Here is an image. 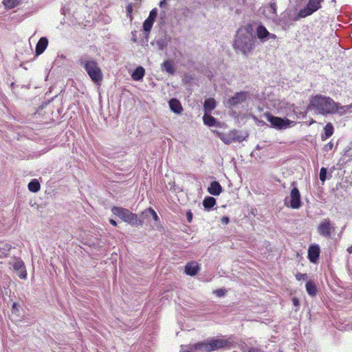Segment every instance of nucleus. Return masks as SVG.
Wrapping results in <instances>:
<instances>
[{"mask_svg": "<svg viewBox=\"0 0 352 352\" xmlns=\"http://www.w3.org/2000/svg\"><path fill=\"white\" fill-rule=\"evenodd\" d=\"M208 341L210 346H211L212 351L227 346V341L222 339H208Z\"/></svg>", "mask_w": 352, "mask_h": 352, "instance_id": "16", "label": "nucleus"}, {"mask_svg": "<svg viewBox=\"0 0 352 352\" xmlns=\"http://www.w3.org/2000/svg\"><path fill=\"white\" fill-rule=\"evenodd\" d=\"M208 190L210 195L217 196L221 192L222 188L218 182L214 181L211 182Z\"/></svg>", "mask_w": 352, "mask_h": 352, "instance_id": "22", "label": "nucleus"}, {"mask_svg": "<svg viewBox=\"0 0 352 352\" xmlns=\"http://www.w3.org/2000/svg\"><path fill=\"white\" fill-rule=\"evenodd\" d=\"M21 0H3V3L6 8L8 9H12L17 6Z\"/></svg>", "mask_w": 352, "mask_h": 352, "instance_id": "30", "label": "nucleus"}, {"mask_svg": "<svg viewBox=\"0 0 352 352\" xmlns=\"http://www.w3.org/2000/svg\"><path fill=\"white\" fill-rule=\"evenodd\" d=\"M248 352H263V351H261V350L255 349V348H251L249 349Z\"/></svg>", "mask_w": 352, "mask_h": 352, "instance_id": "42", "label": "nucleus"}, {"mask_svg": "<svg viewBox=\"0 0 352 352\" xmlns=\"http://www.w3.org/2000/svg\"><path fill=\"white\" fill-rule=\"evenodd\" d=\"M110 223L114 226H116L117 225V223L116 222V221L113 220V219H110L109 221Z\"/></svg>", "mask_w": 352, "mask_h": 352, "instance_id": "44", "label": "nucleus"}, {"mask_svg": "<svg viewBox=\"0 0 352 352\" xmlns=\"http://www.w3.org/2000/svg\"><path fill=\"white\" fill-rule=\"evenodd\" d=\"M13 267V270L22 279L27 278V272L23 261L19 258H14L10 263Z\"/></svg>", "mask_w": 352, "mask_h": 352, "instance_id": "11", "label": "nucleus"}, {"mask_svg": "<svg viewBox=\"0 0 352 352\" xmlns=\"http://www.w3.org/2000/svg\"><path fill=\"white\" fill-rule=\"evenodd\" d=\"M131 10V8H129H129H127V10H128V11H129V10Z\"/></svg>", "mask_w": 352, "mask_h": 352, "instance_id": "46", "label": "nucleus"}, {"mask_svg": "<svg viewBox=\"0 0 352 352\" xmlns=\"http://www.w3.org/2000/svg\"><path fill=\"white\" fill-rule=\"evenodd\" d=\"M306 291L309 295L314 296L317 293L316 285L314 282L309 280L306 283Z\"/></svg>", "mask_w": 352, "mask_h": 352, "instance_id": "26", "label": "nucleus"}, {"mask_svg": "<svg viewBox=\"0 0 352 352\" xmlns=\"http://www.w3.org/2000/svg\"><path fill=\"white\" fill-rule=\"evenodd\" d=\"M16 303H13V305H12V306H13V308H16Z\"/></svg>", "mask_w": 352, "mask_h": 352, "instance_id": "45", "label": "nucleus"}, {"mask_svg": "<svg viewBox=\"0 0 352 352\" xmlns=\"http://www.w3.org/2000/svg\"><path fill=\"white\" fill-rule=\"evenodd\" d=\"M170 41V37L167 34H164L157 38L153 42L151 43L153 45H156L157 50H164Z\"/></svg>", "mask_w": 352, "mask_h": 352, "instance_id": "14", "label": "nucleus"}, {"mask_svg": "<svg viewBox=\"0 0 352 352\" xmlns=\"http://www.w3.org/2000/svg\"><path fill=\"white\" fill-rule=\"evenodd\" d=\"M323 133L321 134V140L325 141L330 138L334 131V128L331 122L327 123L323 129Z\"/></svg>", "mask_w": 352, "mask_h": 352, "instance_id": "20", "label": "nucleus"}, {"mask_svg": "<svg viewBox=\"0 0 352 352\" xmlns=\"http://www.w3.org/2000/svg\"><path fill=\"white\" fill-rule=\"evenodd\" d=\"M267 120L270 122L271 125L278 130L289 128L295 124V122L291 121L286 118H281L272 115L266 116Z\"/></svg>", "mask_w": 352, "mask_h": 352, "instance_id": "6", "label": "nucleus"}, {"mask_svg": "<svg viewBox=\"0 0 352 352\" xmlns=\"http://www.w3.org/2000/svg\"><path fill=\"white\" fill-rule=\"evenodd\" d=\"M218 137L226 144L236 142H241L245 138L241 135L236 130L230 131L228 133H219Z\"/></svg>", "mask_w": 352, "mask_h": 352, "instance_id": "8", "label": "nucleus"}, {"mask_svg": "<svg viewBox=\"0 0 352 352\" xmlns=\"http://www.w3.org/2000/svg\"><path fill=\"white\" fill-rule=\"evenodd\" d=\"M308 109L324 116L336 113L342 116L351 111L352 105L343 106L329 97L316 95L311 98Z\"/></svg>", "mask_w": 352, "mask_h": 352, "instance_id": "1", "label": "nucleus"}, {"mask_svg": "<svg viewBox=\"0 0 352 352\" xmlns=\"http://www.w3.org/2000/svg\"><path fill=\"white\" fill-rule=\"evenodd\" d=\"M2 249L3 250V254L6 255L8 252L11 249V245L10 244H2V247L0 246V250Z\"/></svg>", "mask_w": 352, "mask_h": 352, "instance_id": "35", "label": "nucleus"}, {"mask_svg": "<svg viewBox=\"0 0 352 352\" xmlns=\"http://www.w3.org/2000/svg\"><path fill=\"white\" fill-rule=\"evenodd\" d=\"M324 0H309L303 8L298 12V17L305 18L311 15L321 8V3Z\"/></svg>", "mask_w": 352, "mask_h": 352, "instance_id": "7", "label": "nucleus"}, {"mask_svg": "<svg viewBox=\"0 0 352 352\" xmlns=\"http://www.w3.org/2000/svg\"><path fill=\"white\" fill-rule=\"evenodd\" d=\"M144 213L148 216V214H149L152 217L153 219L155 221H157L159 220V217L157 214V213L155 212V211L151 208H148L147 210H145Z\"/></svg>", "mask_w": 352, "mask_h": 352, "instance_id": "32", "label": "nucleus"}, {"mask_svg": "<svg viewBox=\"0 0 352 352\" xmlns=\"http://www.w3.org/2000/svg\"><path fill=\"white\" fill-rule=\"evenodd\" d=\"M320 254V248L318 245H311L308 250V258L312 263H316L318 259Z\"/></svg>", "mask_w": 352, "mask_h": 352, "instance_id": "15", "label": "nucleus"}, {"mask_svg": "<svg viewBox=\"0 0 352 352\" xmlns=\"http://www.w3.org/2000/svg\"><path fill=\"white\" fill-rule=\"evenodd\" d=\"M248 97L249 94L247 91L237 92L228 100L227 105L228 107L236 106L245 102Z\"/></svg>", "mask_w": 352, "mask_h": 352, "instance_id": "12", "label": "nucleus"}, {"mask_svg": "<svg viewBox=\"0 0 352 352\" xmlns=\"http://www.w3.org/2000/svg\"><path fill=\"white\" fill-rule=\"evenodd\" d=\"M215 204H216V200L214 198H213L212 197H208L205 198L203 201V205H204V208L206 209H210L211 208H212L214 206Z\"/></svg>", "mask_w": 352, "mask_h": 352, "instance_id": "29", "label": "nucleus"}, {"mask_svg": "<svg viewBox=\"0 0 352 352\" xmlns=\"http://www.w3.org/2000/svg\"><path fill=\"white\" fill-rule=\"evenodd\" d=\"M187 216V220L188 222H191L192 221V214L190 212H188L186 214Z\"/></svg>", "mask_w": 352, "mask_h": 352, "instance_id": "40", "label": "nucleus"}, {"mask_svg": "<svg viewBox=\"0 0 352 352\" xmlns=\"http://www.w3.org/2000/svg\"><path fill=\"white\" fill-rule=\"evenodd\" d=\"M327 168H324L322 167L320 170V175H319V177H320V179L324 182L326 179H327Z\"/></svg>", "mask_w": 352, "mask_h": 352, "instance_id": "33", "label": "nucleus"}, {"mask_svg": "<svg viewBox=\"0 0 352 352\" xmlns=\"http://www.w3.org/2000/svg\"><path fill=\"white\" fill-rule=\"evenodd\" d=\"M111 211L115 215L119 217L124 222L132 226H139L141 224V221L138 219L137 215L126 208L114 206L112 208Z\"/></svg>", "mask_w": 352, "mask_h": 352, "instance_id": "4", "label": "nucleus"}, {"mask_svg": "<svg viewBox=\"0 0 352 352\" xmlns=\"http://www.w3.org/2000/svg\"><path fill=\"white\" fill-rule=\"evenodd\" d=\"M333 148V142L331 141L329 142V143H327V144H325L323 147V151L326 153H328L330 151H331Z\"/></svg>", "mask_w": 352, "mask_h": 352, "instance_id": "34", "label": "nucleus"}, {"mask_svg": "<svg viewBox=\"0 0 352 352\" xmlns=\"http://www.w3.org/2000/svg\"><path fill=\"white\" fill-rule=\"evenodd\" d=\"M169 107L172 111L177 114H180L182 111L183 108L181 105V103L179 101L175 98H172L169 100Z\"/></svg>", "mask_w": 352, "mask_h": 352, "instance_id": "19", "label": "nucleus"}, {"mask_svg": "<svg viewBox=\"0 0 352 352\" xmlns=\"http://www.w3.org/2000/svg\"><path fill=\"white\" fill-rule=\"evenodd\" d=\"M193 348L195 350L199 351L201 352H210L212 351L211 346H210L208 340L198 342L194 344Z\"/></svg>", "mask_w": 352, "mask_h": 352, "instance_id": "21", "label": "nucleus"}, {"mask_svg": "<svg viewBox=\"0 0 352 352\" xmlns=\"http://www.w3.org/2000/svg\"><path fill=\"white\" fill-rule=\"evenodd\" d=\"M166 3H167L166 0H162L160 3V6L161 8H165L166 6Z\"/></svg>", "mask_w": 352, "mask_h": 352, "instance_id": "41", "label": "nucleus"}, {"mask_svg": "<svg viewBox=\"0 0 352 352\" xmlns=\"http://www.w3.org/2000/svg\"><path fill=\"white\" fill-rule=\"evenodd\" d=\"M229 222V218L227 217H223L221 218V223L223 224H228Z\"/></svg>", "mask_w": 352, "mask_h": 352, "instance_id": "39", "label": "nucleus"}, {"mask_svg": "<svg viewBox=\"0 0 352 352\" xmlns=\"http://www.w3.org/2000/svg\"><path fill=\"white\" fill-rule=\"evenodd\" d=\"M154 21L153 19L147 18L143 23L144 31L148 33L153 27Z\"/></svg>", "mask_w": 352, "mask_h": 352, "instance_id": "31", "label": "nucleus"}, {"mask_svg": "<svg viewBox=\"0 0 352 352\" xmlns=\"http://www.w3.org/2000/svg\"><path fill=\"white\" fill-rule=\"evenodd\" d=\"M255 32L257 38L261 43H265L270 40H276L277 38L276 34L270 33L262 23L257 25Z\"/></svg>", "mask_w": 352, "mask_h": 352, "instance_id": "10", "label": "nucleus"}, {"mask_svg": "<svg viewBox=\"0 0 352 352\" xmlns=\"http://www.w3.org/2000/svg\"><path fill=\"white\" fill-rule=\"evenodd\" d=\"M293 303H294V306H298L299 305V302H298V299H296V298H294L293 299Z\"/></svg>", "mask_w": 352, "mask_h": 352, "instance_id": "43", "label": "nucleus"}, {"mask_svg": "<svg viewBox=\"0 0 352 352\" xmlns=\"http://www.w3.org/2000/svg\"><path fill=\"white\" fill-rule=\"evenodd\" d=\"M215 294H217V296L221 297L225 294V292L223 289H217L215 292Z\"/></svg>", "mask_w": 352, "mask_h": 352, "instance_id": "38", "label": "nucleus"}, {"mask_svg": "<svg viewBox=\"0 0 352 352\" xmlns=\"http://www.w3.org/2000/svg\"><path fill=\"white\" fill-rule=\"evenodd\" d=\"M263 14L266 18L276 21L278 17L276 2L271 1L268 6H265L263 10Z\"/></svg>", "mask_w": 352, "mask_h": 352, "instance_id": "13", "label": "nucleus"}, {"mask_svg": "<svg viewBox=\"0 0 352 352\" xmlns=\"http://www.w3.org/2000/svg\"><path fill=\"white\" fill-rule=\"evenodd\" d=\"M292 186L294 187L290 192L289 197L285 198V205L288 208L298 209L301 206L300 193L295 186V182H293Z\"/></svg>", "mask_w": 352, "mask_h": 352, "instance_id": "5", "label": "nucleus"}, {"mask_svg": "<svg viewBox=\"0 0 352 352\" xmlns=\"http://www.w3.org/2000/svg\"><path fill=\"white\" fill-rule=\"evenodd\" d=\"M157 9L156 8H154L153 9L150 13H149V15H148V17L149 19H153V21L155 20L156 19V16H157Z\"/></svg>", "mask_w": 352, "mask_h": 352, "instance_id": "36", "label": "nucleus"}, {"mask_svg": "<svg viewBox=\"0 0 352 352\" xmlns=\"http://www.w3.org/2000/svg\"><path fill=\"white\" fill-rule=\"evenodd\" d=\"M199 270V265L197 262L192 261L186 264L185 272L190 276H195Z\"/></svg>", "mask_w": 352, "mask_h": 352, "instance_id": "18", "label": "nucleus"}, {"mask_svg": "<svg viewBox=\"0 0 352 352\" xmlns=\"http://www.w3.org/2000/svg\"><path fill=\"white\" fill-rule=\"evenodd\" d=\"M162 69L168 74H173L175 72V68L172 60H166L162 63Z\"/></svg>", "mask_w": 352, "mask_h": 352, "instance_id": "27", "label": "nucleus"}, {"mask_svg": "<svg viewBox=\"0 0 352 352\" xmlns=\"http://www.w3.org/2000/svg\"><path fill=\"white\" fill-rule=\"evenodd\" d=\"M41 186L39 182L36 179H32L28 184V189L30 191L36 192L40 190Z\"/></svg>", "mask_w": 352, "mask_h": 352, "instance_id": "28", "label": "nucleus"}, {"mask_svg": "<svg viewBox=\"0 0 352 352\" xmlns=\"http://www.w3.org/2000/svg\"><path fill=\"white\" fill-rule=\"evenodd\" d=\"M256 38L252 34L250 25L240 28L235 36L234 48L236 51L248 55L255 48Z\"/></svg>", "mask_w": 352, "mask_h": 352, "instance_id": "2", "label": "nucleus"}, {"mask_svg": "<svg viewBox=\"0 0 352 352\" xmlns=\"http://www.w3.org/2000/svg\"><path fill=\"white\" fill-rule=\"evenodd\" d=\"M145 74V69L143 67H138L131 74V77L134 80H141Z\"/></svg>", "mask_w": 352, "mask_h": 352, "instance_id": "23", "label": "nucleus"}, {"mask_svg": "<svg viewBox=\"0 0 352 352\" xmlns=\"http://www.w3.org/2000/svg\"><path fill=\"white\" fill-rule=\"evenodd\" d=\"M296 278L298 280H306L307 278V275L306 274L298 273L296 275Z\"/></svg>", "mask_w": 352, "mask_h": 352, "instance_id": "37", "label": "nucleus"}, {"mask_svg": "<svg viewBox=\"0 0 352 352\" xmlns=\"http://www.w3.org/2000/svg\"><path fill=\"white\" fill-rule=\"evenodd\" d=\"M206 113H210L216 107V101L214 98H210L205 100L204 104Z\"/></svg>", "mask_w": 352, "mask_h": 352, "instance_id": "24", "label": "nucleus"}, {"mask_svg": "<svg viewBox=\"0 0 352 352\" xmlns=\"http://www.w3.org/2000/svg\"><path fill=\"white\" fill-rule=\"evenodd\" d=\"M318 232L320 235L329 238L335 232V228L329 219H324L318 226Z\"/></svg>", "mask_w": 352, "mask_h": 352, "instance_id": "9", "label": "nucleus"}, {"mask_svg": "<svg viewBox=\"0 0 352 352\" xmlns=\"http://www.w3.org/2000/svg\"><path fill=\"white\" fill-rule=\"evenodd\" d=\"M210 113H205L203 116V120L206 125L209 126H216L217 121L214 117L209 114Z\"/></svg>", "mask_w": 352, "mask_h": 352, "instance_id": "25", "label": "nucleus"}, {"mask_svg": "<svg viewBox=\"0 0 352 352\" xmlns=\"http://www.w3.org/2000/svg\"><path fill=\"white\" fill-rule=\"evenodd\" d=\"M81 64L84 66L91 80L95 83L100 84L102 80V73L98 63L93 60H82Z\"/></svg>", "mask_w": 352, "mask_h": 352, "instance_id": "3", "label": "nucleus"}, {"mask_svg": "<svg viewBox=\"0 0 352 352\" xmlns=\"http://www.w3.org/2000/svg\"><path fill=\"white\" fill-rule=\"evenodd\" d=\"M48 45V40L46 37H41L36 45V55L39 56L44 52Z\"/></svg>", "mask_w": 352, "mask_h": 352, "instance_id": "17", "label": "nucleus"}]
</instances>
